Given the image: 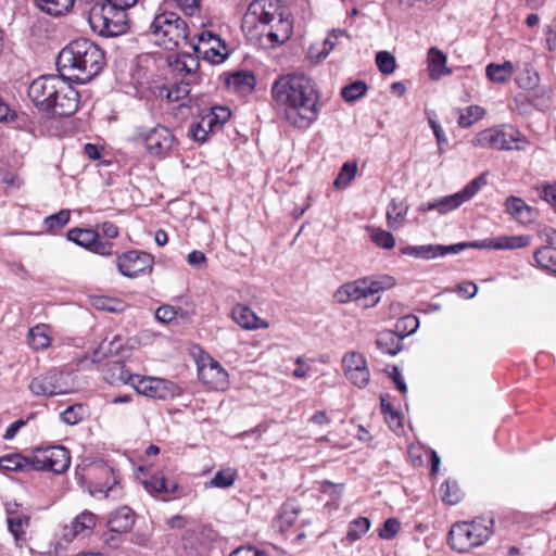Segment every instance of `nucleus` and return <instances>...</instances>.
Listing matches in <instances>:
<instances>
[{"mask_svg": "<svg viewBox=\"0 0 556 556\" xmlns=\"http://www.w3.org/2000/svg\"><path fill=\"white\" fill-rule=\"evenodd\" d=\"M271 99L285 122L293 128L305 130L318 118L319 91L316 83L304 74H287L271 86Z\"/></svg>", "mask_w": 556, "mask_h": 556, "instance_id": "nucleus-1", "label": "nucleus"}, {"mask_svg": "<svg viewBox=\"0 0 556 556\" xmlns=\"http://www.w3.org/2000/svg\"><path fill=\"white\" fill-rule=\"evenodd\" d=\"M56 65L70 79L87 84L102 72L105 55L93 41L79 38L71 41L60 51Z\"/></svg>", "mask_w": 556, "mask_h": 556, "instance_id": "nucleus-2", "label": "nucleus"}, {"mask_svg": "<svg viewBox=\"0 0 556 556\" xmlns=\"http://www.w3.org/2000/svg\"><path fill=\"white\" fill-rule=\"evenodd\" d=\"M243 28L255 30V35L266 37L271 45L287 41L292 34V22L279 0H254L243 17Z\"/></svg>", "mask_w": 556, "mask_h": 556, "instance_id": "nucleus-3", "label": "nucleus"}, {"mask_svg": "<svg viewBox=\"0 0 556 556\" xmlns=\"http://www.w3.org/2000/svg\"><path fill=\"white\" fill-rule=\"evenodd\" d=\"M494 520L477 518L470 522L463 521L452 526L448 532V544L458 553H467L473 547L484 544L492 534Z\"/></svg>", "mask_w": 556, "mask_h": 556, "instance_id": "nucleus-4", "label": "nucleus"}, {"mask_svg": "<svg viewBox=\"0 0 556 556\" xmlns=\"http://www.w3.org/2000/svg\"><path fill=\"white\" fill-rule=\"evenodd\" d=\"M150 33L159 46L173 50L181 42H188L189 27L175 12H162L154 16Z\"/></svg>", "mask_w": 556, "mask_h": 556, "instance_id": "nucleus-5", "label": "nucleus"}, {"mask_svg": "<svg viewBox=\"0 0 556 556\" xmlns=\"http://www.w3.org/2000/svg\"><path fill=\"white\" fill-rule=\"evenodd\" d=\"M90 27L103 37H115L127 31L126 13L105 4H94L88 16Z\"/></svg>", "mask_w": 556, "mask_h": 556, "instance_id": "nucleus-6", "label": "nucleus"}, {"mask_svg": "<svg viewBox=\"0 0 556 556\" xmlns=\"http://www.w3.org/2000/svg\"><path fill=\"white\" fill-rule=\"evenodd\" d=\"M33 470H47L62 473L70 468V452L61 445L37 448L30 456Z\"/></svg>", "mask_w": 556, "mask_h": 556, "instance_id": "nucleus-7", "label": "nucleus"}, {"mask_svg": "<svg viewBox=\"0 0 556 556\" xmlns=\"http://www.w3.org/2000/svg\"><path fill=\"white\" fill-rule=\"evenodd\" d=\"M519 140V131L516 129L497 126L477 132L471 140V144L480 149L511 150L514 149L513 143Z\"/></svg>", "mask_w": 556, "mask_h": 556, "instance_id": "nucleus-8", "label": "nucleus"}, {"mask_svg": "<svg viewBox=\"0 0 556 556\" xmlns=\"http://www.w3.org/2000/svg\"><path fill=\"white\" fill-rule=\"evenodd\" d=\"M68 375L51 369L31 379L29 390L37 396H54L70 393L73 389L68 382Z\"/></svg>", "mask_w": 556, "mask_h": 556, "instance_id": "nucleus-9", "label": "nucleus"}, {"mask_svg": "<svg viewBox=\"0 0 556 556\" xmlns=\"http://www.w3.org/2000/svg\"><path fill=\"white\" fill-rule=\"evenodd\" d=\"M61 79L56 75H47L35 79L29 85L28 97L37 108L50 112V109L53 108V97L58 93Z\"/></svg>", "mask_w": 556, "mask_h": 556, "instance_id": "nucleus-10", "label": "nucleus"}, {"mask_svg": "<svg viewBox=\"0 0 556 556\" xmlns=\"http://www.w3.org/2000/svg\"><path fill=\"white\" fill-rule=\"evenodd\" d=\"M132 387L139 394L155 400L173 399L180 394L176 383L161 378L136 376V380H132Z\"/></svg>", "mask_w": 556, "mask_h": 556, "instance_id": "nucleus-11", "label": "nucleus"}, {"mask_svg": "<svg viewBox=\"0 0 556 556\" xmlns=\"http://www.w3.org/2000/svg\"><path fill=\"white\" fill-rule=\"evenodd\" d=\"M381 290H383L381 281L364 278L341 286L336 291L334 296L338 302L346 303L350 301L366 300L369 296L376 295Z\"/></svg>", "mask_w": 556, "mask_h": 556, "instance_id": "nucleus-12", "label": "nucleus"}, {"mask_svg": "<svg viewBox=\"0 0 556 556\" xmlns=\"http://www.w3.org/2000/svg\"><path fill=\"white\" fill-rule=\"evenodd\" d=\"M345 378L355 387L364 389L370 381V370L363 354L350 351L342 357Z\"/></svg>", "mask_w": 556, "mask_h": 556, "instance_id": "nucleus-13", "label": "nucleus"}, {"mask_svg": "<svg viewBox=\"0 0 556 556\" xmlns=\"http://www.w3.org/2000/svg\"><path fill=\"white\" fill-rule=\"evenodd\" d=\"M116 265L123 276L136 278L152 271L153 257L146 252L132 250L118 255Z\"/></svg>", "mask_w": 556, "mask_h": 556, "instance_id": "nucleus-14", "label": "nucleus"}, {"mask_svg": "<svg viewBox=\"0 0 556 556\" xmlns=\"http://www.w3.org/2000/svg\"><path fill=\"white\" fill-rule=\"evenodd\" d=\"M198 42H190L193 51L202 55L205 60L213 63H219L227 56L226 46L220 38L207 30H203L197 35Z\"/></svg>", "mask_w": 556, "mask_h": 556, "instance_id": "nucleus-15", "label": "nucleus"}, {"mask_svg": "<svg viewBox=\"0 0 556 556\" xmlns=\"http://www.w3.org/2000/svg\"><path fill=\"white\" fill-rule=\"evenodd\" d=\"M93 469L97 471L96 476L99 481L89 489V493L92 496L101 494L104 498H121L123 496V489L115 471L105 465L97 466Z\"/></svg>", "mask_w": 556, "mask_h": 556, "instance_id": "nucleus-16", "label": "nucleus"}, {"mask_svg": "<svg viewBox=\"0 0 556 556\" xmlns=\"http://www.w3.org/2000/svg\"><path fill=\"white\" fill-rule=\"evenodd\" d=\"M7 525L8 530L12 534L16 546L22 547L27 542L28 529L30 527V516L18 509L16 503H7Z\"/></svg>", "mask_w": 556, "mask_h": 556, "instance_id": "nucleus-17", "label": "nucleus"}, {"mask_svg": "<svg viewBox=\"0 0 556 556\" xmlns=\"http://www.w3.org/2000/svg\"><path fill=\"white\" fill-rule=\"evenodd\" d=\"M485 185V174H480L479 176L470 180L460 191L438 199L439 213L446 214L447 212H451L459 207L464 202L475 197L480 191V189Z\"/></svg>", "mask_w": 556, "mask_h": 556, "instance_id": "nucleus-18", "label": "nucleus"}, {"mask_svg": "<svg viewBox=\"0 0 556 556\" xmlns=\"http://www.w3.org/2000/svg\"><path fill=\"white\" fill-rule=\"evenodd\" d=\"M52 104L53 108L50 109V112L53 114L71 116L78 109L79 93L72 85L62 78L58 87V93L53 97Z\"/></svg>", "mask_w": 556, "mask_h": 556, "instance_id": "nucleus-19", "label": "nucleus"}, {"mask_svg": "<svg viewBox=\"0 0 556 556\" xmlns=\"http://www.w3.org/2000/svg\"><path fill=\"white\" fill-rule=\"evenodd\" d=\"M168 65L172 72L180 80H187L189 83H199V60L190 53H178L169 55Z\"/></svg>", "mask_w": 556, "mask_h": 556, "instance_id": "nucleus-20", "label": "nucleus"}, {"mask_svg": "<svg viewBox=\"0 0 556 556\" xmlns=\"http://www.w3.org/2000/svg\"><path fill=\"white\" fill-rule=\"evenodd\" d=\"M143 141L151 155L161 157L170 151L174 136L168 128L156 126L143 137Z\"/></svg>", "mask_w": 556, "mask_h": 556, "instance_id": "nucleus-21", "label": "nucleus"}, {"mask_svg": "<svg viewBox=\"0 0 556 556\" xmlns=\"http://www.w3.org/2000/svg\"><path fill=\"white\" fill-rule=\"evenodd\" d=\"M199 377L203 383L214 390H224L228 386L227 371L218 362L213 359L199 367Z\"/></svg>", "mask_w": 556, "mask_h": 556, "instance_id": "nucleus-22", "label": "nucleus"}, {"mask_svg": "<svg viewBox=\"0 0 556 556\" xmlns=\"http://www.w3.org/2000/svg\"><path fill=\"white\" fill-rule=\"evenodd\" d=\"M505 211L516 222L522 225H529L534 222L538 211L528 205L521 198L510 195L505 200Z\"/></svg>", "mask_w": 556, "mask_h": 556, "instance_id": "nucleus-23", "label": "nucleus"}, {"mask_svg": "<svg viewBox=\"0 0 556 556\" xmlns=\"http://www.w3.org/2000/svg\"><path fill=\"white\" fill-rule=\"evenodd\" d=\"M530 242L531 238L526 235L501 236L494 239L482 240L479 244L473 245L476 249L515 250L526 248Z\"/></svg>", "mask_w": 556, "mask_h": 556, "instance_id": "nucleus-24", "label": "nucleus"}, {"mask_svg": "<svg viewBox=\"0 0 556 556\" xmlns=\"http://www.w3.org/2000/svg\"><path fill=\"white\" fill-rule=\"evenodd\" d=\"M232 319L241 328L253 330L267 328L268 324L262 320L249 306L237 304L231 312Z\"/></svg>", "mask_w": 556, "mask_h": 556, "instance_id": "nucleus-25", "label": "nucleus"}, {"mask_svg": "<svg viewBox=\"0 0 556 556\" xmlns=\"http://www.w3.org/2000/svg\"><path fill=\"white\" fill-rule=\"evenodd\" d=\"M427 62L428 74L433 80H439L443 76H448L452 74V70L446 66V54L435 47H432L428 50Z\"/></svg>", "mask_w": 556, "mask_h": 556, "instance_id": "nucleus-26", "label": "nucleus"}, {"mask_svg": "<svg viewBox=\"0 0 556 556\" xmlns=\"http://www.w3.org/2000/svg\"><path fill=\"white\" fill-rule=\"evenodd\" d=\"M135 523V515L128 506L118 507L112 511L108 519L111 532L125 533L131 530Z\"/></svg>", "mask_w": 556, "mask_h": 556, "instance_id": "nucleus-27", "label": "nucleus"}, {"mask_svg": "<svg viewBox=\"0 0 556 556\" xmlns=\"http://www.w3.org/2000/svg\"><path fill=\"white\" fill-rule=\"evenodd\" d=\"M96 522V515L89 510H84L72 521L70 533L66 532L64 536L66 540H72L79 534L87 535L92 531Z\"/></svg>", "mask_w": 556, "mask_h": 556, "instance_id": "nucleus-28", "label": "nucleus"}, {"mask_svg": "<svg viewBox=\"0 0 556 556\" xmlns=\"http://www.w3.org/2000/svg\"><path fill=\"white\" fill-rule=\"evenodd\" d=\"M403 336L396 331L386 330L379 333L376 344L378 349L389 355H396L402 350Z\"/></svg>", "mask_w": 556, "mask_h": 556, "instance_id": "nucleus-29", "label": "nucleus"}, {"mask_svg": "<svg viewBox=\"0 0 556 556\" xmlns=\"http://www.w3.org/2000/svg\"><path fill=\"white\" fill-rule=\"evenodd\" d=\"M408 212V205L403 201L392 200L387 208V224L391 229L403 226Z\"/></svg>", "mask_w": 556, "mask_h": 556, "instance_id": "nucleus-30", "label": "nucleus"}, {"mask_svg": "<svg viewBox=\"0 0 556 556\" xmlns=\"http://www.w3.org/2000/svg\"><path fill=\"white\" fill-rule=\"evenodd\" d=\"M0 469L4 471H30L33 470L30 456L25 457L18 453L7 454L0 457Z\"/></svg>", "mask_w": 556, "mask_h": 556, "instance_id": "nucleus-31", "label": "nucleus"}, {"mask_svg": "<svg viewBox=\"0 0 556 556\" xmlns=\"http://www.w3.org/2000/svg\"><path fill=\"white\" fill-rule=\"evenodd\" d=\"M75 0H34L35 5L42 12L60 16L70 11Z\"/></svg>", "mask_w": 556, "mask_h": 556, "instance_id": "nucleus-32", "label": "nucleus"}, {"mask_svg": "<svg viewBox=\"0 0 556 556\" xmlns=\"http://www.w3.org/2000/svg\"><path fill=\"white\" fill-rule=\"evenodd\" d=\"M514 71V64L509 61L503 64L490 63L485 68V75L491 81L503 84L513 76Z\"/></svg>", "mask_w": 556, "mask_h": 556, "instance_id": "nucleus-33", "label": "nucleus"}, {"mask_svg": "<svg viewBox=\"0 0 556 556\" xmlns=\"http://www.w3.org/2000/svg\"><path fill=\"white\" fill-rule=\"evenodd\" d=\"M457 124L462 128H469L475 123L479 122L485 115V111L480 105H469L465 109H459Z\"/></svg>", "mask_w": 556, "mask_h": 556, "instance_id": "nucleus-34", "label": "nucleus"}, {"mask_svg": "<svg viewBox=\"0 0 556 556\" xmlns=\"http://www.w3.org/2000/svg\"><path fill=\"white\" fill-rule=\"evenodd\" d=\"M105 378L112 384L118 382L132 384V380H136V376H131L122 362L111 363Z\"/></svg>", "mask_w": 556, "mask_h": 556, "instance_id": "nucleus-35", "label": "nucleus"}, {"mask_svg": "<svg viewBox=\"0 0 556 556\" xmlns=\"http://www.w3.org/2000/svg\"><path fill=\"white\" fill-rule=\"evenodd\" d=\"M440 244L406 245L401 249V254L416 258L432 260L438 257Z\"/></svg>", "mask_w": 556, "mask_h": 556, "instance_id": "nucleus-36", "label": "nucleus"}, {"mask_svg": "<svg viewBox=\"0 0 556 556\" xmlns=\"http://www.w3.org/2000/svg\"><path fill=\"white\" fill-rule=\"evenodd\" d=\"M534 260L538 265L556 275V248L544 245L534 252Z\"/></svg>", "mask_w": 556, "mask_h": 556, "instance_id": "nucleus-37", "label": "nucleus"}, {"mask_svg": "<svg viewBox=\"0 0 556 556\" xmlns=\"http://www.w3.org/2000/svg\"><path fill=\"white\" fill-rule=\"evenodd\" d=\"M227 84L240 91H251L255 87L256 79L253 73L242 71L231 74L227 79Z\"/></svg>", "mask_w": 556, "mask_h": 556, "instance_id": "nucleus-38", "label": "nucleus"}, {"mask_svg": "<svg viewBox=\"0 0 556 556\" xmlns=\"http://www.w3.org/2000/svg\"><path fill=\"white\" fill-rule=\"evenodd\" d=\"M67 239L80 247L91 249L98 239V232L92 229L74 228L68 230Z\"/></svg>", "mask_w": 556, "mask_h": 556, "instance_id": "nucleus-39", "label": "nucleus"}, {"mask_svg": "<svg viewBox=\"0 0 556 556\" xmlns=\"http://www.w3.org/2000/svg\"><path fill=\"white\" fill-rule=\"evenodd\" d=\"M29 344L36 350H43L50 345L49 328L45 325L33 327L28 333Z\"/></svg>", "mask_w": 556, "mask_h": 556, "instance_id": "nucleus-40", "label": "nucleus"}, {"mask_svg": "<svg viewBox=\"0 0 556 556\" xmlns=\"http://www.w3.org/2000/svg\"><path fill=\"white\" fill-rule=\"evenodd\" d=\"M144 488L150 493L173 494L177 490V484L167 485L165 477L162 473H155L150 479L144 480Z\"/></svg>", "mask_w": 556, "mask_h": 556, "instance_id": "nucleus-41", "label": "nucleus"}, {"mask_svg": "<svg viewBox=\"0 0 556 556\" xmlns=\"http://www.w3.org/2000/svg\"><path fill=\"white\" fill-rule=\"evenodd\" d=\"M299 510L292 504H286L277 517L275 526L280 532L288 530L298 519Z\"/></svg>", "mask_w": 556, "mask_h": 556, "instance_id": "nucleus-42", "label": "nucleus"}, {"mask_svg": "<svg viewBox=\"0 0 556 556\" xmlns=\"http://www.w3.org/2000/svg\"><path fill=\"white\" fill-rule=\"evenodd\" d=\"M367 231L371 241L379 248L391 250L395 245L394 236L378 227H367Z\"/></svg>", "mask_w": 556, "mask_h": 556, "instance_id": "nucleus-43", "label": "nucleus"}, {"mask_svg": "<svg viewBox=\"0 0 556 556\" xmlns=\"http://www.w3.org/2000/svg\"><path fill=\"white\" fill-rule=\"evenodd\" d=\"M87 414L88 410L84 404H75L62 412L60 418L64 424L74 426L83 421Z\"/></svg>", "mask_w": 556, "mask_h": 556, "instance_id": "nucleus-44", "label": "nucleus"}, {"mask_svg": "<svg viewBox=\"0 0 556 556\" xmlns=\"http://www.w3.org/2000/svg\"><path fill=\"white\" fill-rule=\"evenodd\" d=\"M195 83H189L187 80H180L179 83L173 84L168 87L166 92L167 102H178L185 100L190 93V87Z\"/></svg>", "mask_w": 556, "mask_h": 556, "instance_id": "nucleus-45", "label": "nucleus"}, {"mask_svg": "<svg viewBox=\"0 0 556 556\" xmlns=\"http://www.w3.org/2000/svg\"><path fill=\"white\" fill-rule=\"evenodd\" d=\"M536 194L556 211V181H539L533 187Z\"/></svg>", "mask_w": 556, "mask_h": 556, "instance_id": "nucleus-46", "label": "nucleus"}, {"mask_svg": "<svg viewBox=\"0 0 556 556\" xmlns=\"http://www.w3.org/2000/svg\"><path fill=\"white\" fill-rule=\"evenodd\" d=\"M368 87L365 81L356 80L346 86L341 90V96L346 102H353L366 94Z\"/></svg>", "mask_w": 556, "mask_h": 556, "instance_id": "nucleus-47", "label": "nucleus"}, {"mask_svg": "<svg viewBox=\"0 0 556 556\" xmlns=\"http://www.w3.org/2000/svg\"><path fill=\"white\" fill-rule=\"evenodd\" d=\"M357 173V164L355 162H346L341 167V170L334 179V187L337 189L346 188L350 182L355 178Z\"/></svg>", "mask_w": 556, "mask_h": 556, "instance_id": "nucleus-48", "label": "nucleus"}, {"mask_svg": "<svg viewBox=\"0 0 556 556\" xmlns=\"http://www.w3.org/2000/svg\"><path fill=\"white\" fill-rule=\"evenodd\" d=\"M441 497L448 505L457 504L462 498V493L456 481L447 480L440 488Z\"/></svg>", "mask_w": 556, "mask_h": 556, "instance_id": "nucleus-49", "label": "nucleus"}, {"mask_svg": "<svg viewBox=\"0 0 556 556\" xmlns=\"http://www.w3.org/2000/svg\"><path fill=\"white\" fill-rule=\"evenodd\" d=\"M516 81L521 88L532 89L539 84V74L530 64H525L523 70L518 73Z\"/></svg>", "mask_w": 556, "mask_h": 556, "instance_id": "nucleus-50", "label": "nucleus"}, {"mask_svg": "<svg viewBox=\"0 0 556 556\" xmlns=\"http://www.w3.org/2000/svg\"><path fill=\"white\" fill-rule=\"evenodd\" d=\"M236 478H237L236 470H233L231 468H227V469L217 471L214 475V477L211 479V481L208 482V485L213 486V488L226 489V488L231 486L235 483Z\"/></svg>", "mask_w": 556, "mask_h": 556, "instance_id": "nucleus-51", "label": "nucleus"}, {"mask_svg": "<svg viewBox=\"0 0 556 556\" xmlns=\"http://www.w3.org/2000/svg\"><path fill=\"white\" fill-rule=\"evenodd\" d=\"M370 527V521L366 517H359L350 523L346 538L350 542L359 540Z\"/></svg>", "mask_w": 556, "mask_h": 556, "instance_id": "nucleus-52", "label": "nucleus"}, {"mask_svg": "<svg viewBox=\"0 0 556 556\" xmlns=\"http://www.w3.org/2000/svg\"><path fill=\"white\" fill-rule=\"evenodd\" d=\"M231 116V112L228 108L216 106L211 110V112L204 115V119L210 121V127L214 129L215 127L223 126Z\"/></svg>", "mask_w": 556, "mask_h": 556, "instance_id": "nucleus-53", "label": "nucleus"}, {"mask_svg": "<svg viewBox=\"0 0 556 556\" xmlns=\"http://www.w3.org/2000/svg\"><path fill=\"white\" fill-rule=\"evenodd\" d=\"M376 64L379 71L384 75H390L395 71V58L388 51H379L376 55Z\"/></svg>", "mask_w": 556, "mask_h": 556, "instance_id": "nucleus-54", "label": "nucleus"}, {"mask_svg": "<svg viewBox=\"0 0 556 556\" xmlns=\"http://www.w3.org/2000/svg\"><path fill=\"white\" fill-rule=\"evenodd\" d=\"M419 326V320L414 315H407L400 319L396 324V332L400 336H403V339L412 333H414Z\"/></svg>", "mask_w": 556, "mask_h": 556, "instance_id": "nucleus-55", "label": "nucleus"}, {"mask_svg": "<svg viewBox=\"0 0 556 556\" xmlns=\"http://www.w3.org/2000/svg\"><path fill=\"white\" fill-rule=\"evenodd\" d=\"M210 131H213L210 127V121L204 119V117H202L200 122L192 124L189 129L193 140L199 142H204Z\"/></svg>", "mask_w": 556, "mask_h": 556, "instance_id": "nucleus-56", "label": "nucleus"}, {"mask_svg": "<svg viewBox=\"0 0 556 556\" xmlns=\"http://www.w3.org/2000/svg\"><path fill=\"white\" fill-rule=\"evenodd\" d=\"M71 213L68 210H61L45 218V225L49 230L64 227L70 222Z\"/></svg>", "mask_w": 556, "mask_h": 556, "instance_id": "nucleus-57", "label": "nucleus"}, {"mask_svg": "<svg viewBox=\"0 0 556 556\" xmlns=\"http://www.w3.org/2000/svg\"><path fill=\"white\" fill-rule=\"evenodd\" d=\"M346 36L342 29H333L324 41V49L318 53V59H325L338 43L339 38Z\"/></svg>", "mask_w": 556, "mask_h": 556, "instance_id": "nucleus-58", "label": "nucleus"}, {"mask_svg": "<svg viewBox=\"0 0 556 556\" xmlns=\"http://www.w3.org/2000/svg\"><path fill=\"white\" fill-rule=\"evenodd\" d=\"M401 528V523L396 518H389L384 521L383 527L379 531V536L384 540L393 539Z\"/></svg>", "mask_w": 556, "mask_h": 556, "instance_id": "nucleus-59", "label": "nucleus"}, {"mask_svg": "<svg viewBox=\"0 0 556 556\" xmlns=\"http://www.w3.org/2000/svg\"><path fill=\"white\" fill-rule=\"evenodd\" d=\"M93 305L99 309L109 311V312H121L124 308V305L122 302L111 299V298L94 299Z\"/></svg>", "mask_w": 556, "mask_h": 556, "instance_id": "nucleus-60", "label": "nucleus"}, {"mask_svg": "<svg viewBox=\"0 0 556 556\" xmlns=\"http://www.w3.org/2000/svg\"><path fill=\"white\" fill-rule=\"evenodd\" d=\"M479 243H480V241L460 242V243L451 244V245H441L440 244V251H438V257L444 256L448 253H459L460 251H464L465 249H468V248L476 249L473 244H479Z\"/></svg>", "mask_w": 556, "mask_h": 556, "instance_id": "nucleus-61", "label": "nucleus"}, {"mask_svg": "<svg viewBox=\"0 0 556 556\" xmlns=\"http://www.w3.org/2000/svg\"><path fill=\"white\" fill-rule=\"evenodd\" d=\"M176 315V308L170 305H162L155 311V318L163 324L170 323Z\"/></svg>", "mask_w": 556, "mask_h": 556, "instance_id": "nucleus-62", "label": "nucleus"}, {"mask_svg": "<svg viewBox=\"0 0 556 556\" xmlns=\"http://www.w3.org/2000/svg\"><path fill=\"white\" fill-rule=\"evenodd\" d=\"M188 264L194 268H203L206 265V256L203 252L194 250L187 256Z\"/></svg>", "mask_w": 556, "mask_h": 556, "instance_id": "nucleus-63", "label": "nucleus"}, {"mask_svg": "<svg viewBox=\"0 0 556 556\" xmlns=\"http://www.w3.org/2000/svg\"><path fill=\"white\" fill-rule=\"evenodd\" d=\"M229 556H268L263 551L253 546H241L233 551Z\"/></svg>", "mask_w": 556, "mask_h": 556, "instance_id": "nucleus-64", "label": "nucleus"}]
</instances>
